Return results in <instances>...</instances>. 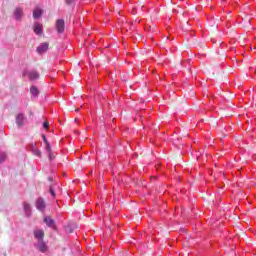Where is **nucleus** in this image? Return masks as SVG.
<instances>
[{"mask_svg":"<svg viewBox=\"0 0 256 256\" xmlns=\"http://www.w3.org/2000/svg\"><path fill=\"white\" fill-rule=\"evenodd\" d=\"M34 247L40 253H47L49 251V246H47L45 240L37 241L36 243H34Z\"/></svg>","mask_w":256,"mask_h":256,"instance_id":"obj_1","label":"nucleus"},{"mask_svg":"<svg viewBox=\"0 0 256 256\" xmlns=\"http://www.w3.org/2000/svg\"><path fill=\"white\" fill-rule=\"evenodd\" d=\"M23 76L28 77L29 81H37L40 77L39 72L35 70H25Z\"/></svg>","mask_w":256,"mask_h":256,"instance_id":"obj_2","label":"nucleus"},{"mask_svg":"<svg viewBox=\"0 0 256 256\" xmlns=\"http://www.w3.org/2000/svg\"><path fill=\"white\" fill-rule=\"evenodd\" d=\"M35 207L40 213H44L47 208V204H45V200L42 197H39L35 202Z\"/></svg>","mask_w":256,"mask_h":256,"instance_id":"obj_3","label":"nucleus"},{"mask_svg":"<svg viewBox=\"0 0 256 256\" xmlns=\"http://www.w3.org/2000/svg\"><path fill=\"white\" fill-rule=\"evenodd\" d=\"M29 149H30L31 153H33V155H35L36 157H41V150H39V148H37V143L31 142L29 144Z\"/></svg>","mask_w":256,"mask_h":256,"instance_id":"obj_4","label":"nucleus"},{"mask_svg":"<svg viewBox=\"0 0 256 256\" xmlns=\"http://www.w3.org/2000/svg\"><path fill=\"white\" fill-rule=\"evenodd\" d=\"M56 29L57 32L61 35L65 31V20L58 19L56 21Z\"/></svg>","mask_w":256,"mask_h":256,"instance_id":"obj_5","label":"nucleus"},{"mask_svg":"<svg viewBox=\"0 0 256 256\" xmlns=\"http://www.w3.org/2000/svg\"><path fill=\"white\" fill-rule=\"evenodd\" d=\"M24 123H25V116L23 115V113L17 114L16 125H18V127H23Z\"/></svg>","mask_w":256,"mask_h":256,"instance_id":"obj_6","label":"nucleus"},{"mask_svg":"<svg viewBox=\"0 0 256 256\" xmlns=\"http://www.w3.org/2000/svg\"><path fill=\"white\" fill-rule=\"evenodd\" d=\"M34 238L37 239V241H43V239H45V232H43V230H35Z\"/></svg>","mask_w":256,"mask_h":256,"instance_id":"obj_7","label":"nucleus"},{"mask_svg":"<svg viewBox=\"0 0 256 256\" xmlns=\"http://www.w3.org/2000/svg\"><path fill=\"white\" fill-rule=\"evenodd\" d=\"M47 49H49V43H47V42L41 43L37 47V53H39V54L45 53V51H47Z\"/></svg>","mask_w":256,"mask_h":256,"instance_id":"obj_8","label":"nucleus"},{"mask_svg":"<svg viewBox=\"0 0 256 256\" xmlns=\"http://www.w3.org/2000/svg\"><path fill=\"white\" fill-rule=\"evenodd\" d=\"M23 209L26 217H31V204L24 202Z\"/></svg>","mask_w":256,"mask_h":256,"instance_id":"obj_9","label":"nucleus"},{"mask_svg":"<svg viewBox=\"0 0 256 256\" xmlns=\"http://www.w3.org/2000/svg\"><path fill=\"white\" fill-rule=\"evenodd\" d=\"M21 17H23V9L22 8H16L14 11V18L17 21H21Z\"/></svg>","mask_w":256,"mask_h":256,"instance_id":"obj_10","label":"nucleus"},{"mask_svg":"<svg viewBox=\"0 0 256 256\" xmlns=\"http://www.w3.org/2000/svg\"><path fill=\"white\" fill-rule=\"evenodd\" d=\"M44 223L47 225V227H53V225H55V220L52 219L50 216H45Z\"/></svg>","mask_w":256,"mask_h":256,"instance_id":"obj_11","label":"nucleus"},{"mask_svg":"<svg viewBox=\"0 0 256 256\" xmlns=\"http://www.w3.org/2000/svg\"><path fill=\"white\" fill-rule=\"evenodd\" d=\"M34 33L36 35H42L43 34V26L41 24L34 25Z\"/></svg>","mask_w":256,"mask_h":256,"instance_id":"obj_12","label":"nucleus"},{"mask_svg":"<svg viewBox=\"0 0 256 256\" xmlns=\"http://www.w3.org/2000/svg\"><path fill=\"white\" fill-rule=\"evenodd\" d=\"M43 15V10L39 9V8H36L34 11H33V18L34 19H40V17Z\"/></svg>","mask_w":256,"mask_h":256,"instance_id":"obj_13","label":"nucleus"},{"mask_svg":"<svg viewBox=\"0 0 256 256\" xmlns=\"http://www.w3.org/2000/svg\"><path fill=\"white\" fill-rule=\"evenodd\" d=\"M30 93L32 97H39V89L37 88V86H32L30 88Z\"/></svg>","mask_w":256,"mask_h":256,"instance_id":"obj_14","label":"nucleus"},{"mask_svg":"<svg viewBox=\"0 0 256 256\" xmlns=\"http://www.w3.org/2000/svg\"><path fill=\"white\" fill-rule=\"evenodd\" d=\"M6 160H7V153L0 152V163H5Z\"/></svg>","mask_w":256,"mask_h":256,"instance_id":"obj_15","label":"nucleus"},{"mask_svg":"<svg viewBox=\"0 0 256 256\" xmlns=\"http://www.w3.org/2000/svg\"><path fill=\"white\" fill-rule=\"evenodd\" d=\"M45 149H46L47 153H51V144H49V142L47 144H45Z\"/></svg>","mask_w":256,"mask_h":256,"instance_id":"obj_16","label":"nucleus"},{"mask_svg":"<svg viewBox=\"0 0 256 256\" xmlns=\"http://www.w3.org/2000/svg\"><path fill=\"white\" fill-rule=\"evenodd\" d=\"M49 193L50 195H52V197H56L55 190L53 189V187H50Z\"/></svg>","mask_w":256,"mask_h":256,"instance_id":"obj_17","label":"nucleus"},{"mask_svg":"<svg viewBox=\"0 0 256 256\" xmlns=\"http://www.w3.org/2000/svg\"><path fill=\"white\" fill-rule=\"evenodd\" d=\"M66 5H73L75 3V0H65Z\"/></svg>","mask_w":256,"mask_h":256,"instance_id":"obj_18","label":"nucleus"},{"mask_svg":"<svg viewBox=\"0 0 256 256\" xmlns=\"http://www.w3.org/2000/svg\"><path fill=\"white\" fill-rule=\"evenodd\" d=\"M48 159H50V161H53V152H48Z\"/></svg>","mask_w":256,"mask_h":256,"instance_id":"obj_19","label":"nucleus"},{"mask_svg":"<svg viewBox=\"0 0 256 256\" xmlns=\"http://www.w3.org/2000/svg\"><path fill=\"white\" fill-rule=\"evenodd\" d=\"M43 127H44V129H49V122H44L43 123Z\"/></svg>","mask_w":256,"mask_h":256,"instance_id":"obj_20","label":"nucleus"},{"mask_svg":"<svg viewBox=\"0 0 256 256\" xmlns=\"http://www.w3.org/2000/svg\"><path fill=\"white\" fill-rule=\"evenodd\" d=\"M42 139H43L45 145H46L47 143H49V141L47 140V137H46L45 135H42Z\"/></svg>","mask_w":256,"mask_h":256,"instance_id":"obj_21","label":"nucleus"}]
</instances>
